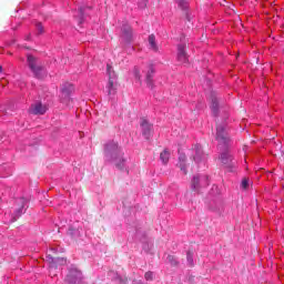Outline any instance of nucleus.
<instances>
[{
  "mask_svg": "<svg viewBox=\"0 0 284 284\" xmlns=\"http://www.w3.org/2000/svg\"><path fill=\"white\" fill-rule=\"evenodd\" d=\"M0 72H3V67H0Z\"/></svg>",
  "mask_w": 284,
  "mask_h": 284,
  "instance_id": "c756f323",
  "label": "nucleus"
},
{
  "mask_svg": "<svg viewBox=\"0 0 284 284\" xmlns=\"http://www.w3.org/2000/svg\"><path fill=\"white\" fill-rule=\"evenodd\" d=\"M211 110L214 114L219 111V99L215 95H211Z\"/></svg>",
  "mask_w": 284,
  "mask_h": 284,
  "instance_id": "dca6fc26",
  "label": "nucleus"
},
{
  "mask_svg": "<svg viewBox=\"0 0 284 284\" xmlns=\"http://www.w3.org/2000/svg\"><path fill=\"white\" fill-rule=\"evenodd\" d=\"M144 278H145V281H154V272L148 271V272L144 274Z\"/></svg>",
  "mask_w": 284,
  "mask_h": 284,
  "instance_id": "5701e85b",
  "label": "nucleus"
},
{
  "mask_svg": "<svg viewBox=\"0 0 284 284\" xmlns=\"http://www.w3.org/2000/svg\"><path fill=\"white\" fill-rule=\"evenodd\" d=\"M241 187H242V190H247V187H250V179L244 178L242 180Z\"/></svg>",
  "mask_w": 284,
  "mask_h": 284,
  "instance_id": "4be33fe9",
  "label": "nucleus"
},
{
  "mask_svg": "<svg viewBox=\"0 0 284 284\" xmlns=\"http://www.w3.org/2000/svg\"><path fill=\"white\" fill-rule=\"evenodd\" d=\"M138 6L139 8H141L142 10L148 8V0H138Z\"/></svg>",
  "mask_w": 284,
  "mask_h": 284,
  "instance_id": "393cba45",
  "label": "nucleus"
},
{
  "mask_svg": "<svg viewBox=\"0 0 284 284\" xmlns=\"http://www.w3.org/2000/svg\"><path fill=\"white\" fill-rule=\"evenodd\" d=\"M27 63L29 70H31L36 79H45L48 77V71H45V67L43 65V62L39 60V58L29 54L27 57Z\"/></svg>",
  "mask_w": 284,
  "mask_h": 284,
  "instance_id": "f03ea898",
  "label": "nucleus"
},
{
  "mask_svg": "<svg viewBox=\"0 0 284 284\" xmlns=\"http://www.w3.org/2000/svg\"><path fill=\"white\" fill-rule=\"evenodd\" d=\"M176 3L182 8V10H185L187 8V0H176Z\"/></svg>",
  "mask_w": 284,
  "mask_h": 284,
  "instance_id": "b1692460",
  "label": "nucleus"
},
{
  "mask_svg": "<svg viewBox=\"0 0 284 284\" xmlns=\"http://www.w3.org/2000/svg\"><path fill=\"white\" fill-rule=\"evenodd\" d=\"M31 114H43L44 112H48V106L42 105L41 102L34 103L30 108Z\"/></svg>",
  "mask_w": 284,
  "mask_h": 284,
  "instance_id": "1a4fd4ad",
  "label": "nucleus"
},
{
  "mask_svg": "<svg viewBox=\"0 0 284 284\" xmlns=\"http://www.w3.org/2000/svg\"><path fill=\"white\" fill-rule=\"evenodd\" d=\"M62 92H63L64 94H70V90H68L67 88H62Z\"/></svg>",
  "mask_w": 284,
  "mask_h": 284,
  "instance_id": "c85d7f7f",
  "label": "nucleus"
},
{
  "mask_svg": "<svg viewBox=\"0 0 284 284\" xmlns=\"http://www.w3.org/2000/svg\"><path fill=\"white\" fill-rule=\"evenodd\" d=\"M178 61H180V63H187V53H185V44H180L178 47Z\"/></svg>",
  "mask_w": 284,
  "mask_h": 284,
  "instance_id": "9b49d317",
  "label": "nucleus"
},
{
  "mask_svg": "<svg viewBox=\"0 0 284 284\" xmlns=\"http://www.w3.org/2000/svg\"><path fill=\"white\" fill-rule=\"evenodd\" d=\"M216 141L222 145H227L230 143V136H227V131L225 130V124H216Z\"/></svg>",
  "mask_w": 284,
  "mask_h": 284,
  "instance_id": "7ed1b4c3",
  "label": "nucleus"
},
{
  "mask_svg": "<svg viewBox=\"0 0 284 284\" xmlns=\"http://www.w3.org/2000/svg\"><path fill=\"white\" fill-rule=\"evenodd\" d=\"M112 69V67L110 64H108V72H109V84H108V93L109 94H114L116 92V90L114 89V81H112V74L110 73V70Z\"/></svg>",
  "mask_w": 284,
  "mask_h": 284,
  "instance_id": "f8f14e48",
  "label": "nucleus"
},
{
  "mask_svg": "<svg viewBox=\"0 0 284 284\" xmlns=\"http://www.w3.org/2000/svg\"><path fill=\"white\" fill-rule=\"evenodd\" d=\"M141 128L143 136H145L146 140H150V136H152V124H149L148 120H142Z\"/></svg>",
  "mask_w": 284,
  "mask_h": 284,
  "instance_id": "9d476101",
  "label": "nucleus"
},
{
  "mask_svg": "<svg viewBox=\"0 0 284 284\" xmlns=\"http://www.w3.org/2000/svg\"><path fill=\"white\" fill-rule=\"evenodd\" d=\"M193 256H194V253H192L191 251H189L186 253V260H187V263H189L190 267H194V258H193Z\"/></svg>",
  "mask_w": 284,
  "mask_h": 284,
  "instance_id": "a211bd4d",
  "label": "nucleus"
},
{
  "mask_svg": "<svg viewBox=\"0 0 284 284\" xmlns=\"http://www.w3.org/2000/svg\"><path fill=\"white\" fill-rule=\"evenodd\" d=\"M104 154L106 161H115L118 170H123V168H125V160L123 159V153L119 149L118 143L109 142L105 144Z\"/></svg>",
  "mask_w": 284,
  "mask_h": 284,
  "instance_id": "f257e3e1",
  "label": "nucleus"
},
{
  "mask_svg": "<svg viewBox=\"0 0 284 284\" xmlns=\"http://www.w3.org/2000/svg\"><path fill=\"white\" fill-rule=\"evenodd\" d=\"M193 190H199V176H194L192 180Z\"/></svg>",
  "mask_w": 284,
  "mask_h": 284,
  "instance_id": "a878e982",
  "label": "nucleus"
},
{
  "mask_svg": "<svg viewBox=\"0 0 284 284\" xmlns=\"http://www.w3.org/2000/svg\"><path fill=\"white\" fill-rule=\"evenodd\" d=\"M69 90H72V85L71 84H69Z\"/></svg>",
  "mask_w": 284,
  "mask_h": 284,
  "instance_id": "7c9ffc66",
  "label": "nucleus"
},
{
  "mask_svg": "<svg viewBox=\"0 0 284 284\" xmlns=\"http://www.w3.org/2000/svg\"><path fill=\"white\" fill-rule=\"evenodd\" d=\"M202 156H203V149L201 148V145H195L194 161H196V163H199L201 161Z\"/></svg>",
  "mask_w": 284,
  "mask_h": 284,
  "instance_id": "f3484780",
  "label": "nucleus"
},
{
  "mask_svg": "<svg viewBox=\"0 0 284 284\" xmlns=\"http://www.w3.org/2000/svg\"><path fill=\"white\" fill-rule=\"evenodd\" d=\"M47 261L50 263L51 270H57L59 265H65V258L63 257H52L51 255H48Z\"/></svg>",
  "mask_w": 284,
  "mask_h": 284,
  "instance_id": "0eeeda50",
  "label": "nucleus"
},
{
  "mask_svg": "<svg viewBox=\"0 0 284 284\" xmlns=\"http://www.w3.org/2000/svg\"><path fill=\"white\" fill-rule=\"evenodd\" d=\"M171 153L168 149H164L163 152L160 153V159L164 165H168V162L170 161Z\"/></svg>",
  "mask_w": 284,
  "mask_h": 284,
  "instance_id": "4468645a",
  "label": "nucleus"
},
{
  "mask_svg": "<svg viewBox=\"0 0 284 284\" xmlns=\"http://www.w3.org/2000/svg\"><path fill=\"white\" fill-rule=\"evenodd\" d=\"M79 12H80V19H79V23H83V8H80L79 9Z\"/></svg>",
  "mask_w": 284,
  "mask_h": 284,
  "instance_id": "bb28decb",
  "label": "nucleus"
},
{
  "mask_svg": "<svg viewBox=\"0 0 284 284\" xmlns=\"http://www.w3.org/2000/svg\"><path fill=\"white\" fill-rule=\"evenodd\" d=\"M20 203H21V207H19L16 212V216L19 217L21 216V214H23V209H24V205H26V200L21 199L20 200Z\"/></svg>",
  "mask_w": 284,
  "mask_h": 284,
  "instance_id": "aec40b11",
  "label": "nucleus"
},
{
  "mask_svg": "<svg viewBox=\"0 0 284 284\" xmlns=\"http://www.w3.org/2000/svg\"><path fill=\"white\" fill-rule=\"evenodd\" d=\"M149 44L153 52H159V45H156V37L154 34L149 36Z\"/></svg>",
  "mask_w": 284,
  "mask_h": 284,
  "instance_id": "ddd939ff",
  "label": "nucleus"
},
{
  "mask_svg": "<svg viewBox=\"0 0 284 284\" xmlns=\"http://www.w3.org/2000/svg\"><path fill=\"white\" fill-rule=\"evenodd\" d=\"M133 74H134L136 81H141V69H139V67H134Z\"/></svg>",
  "mask_w": 284,
  "mask_h": 284,
  "instance_id": "412c9836",
  "label": "nucleus"
},
{
  "mask_svg": "<svg viewBox=\"0 0 284 284\" xmlns=\"http://www.w3.org/2000/svg\"><path fill=\"white\" fill-rule=\"evenodd\" d=\"M37 29H38V31H39L40 34H43V24L38 23V24H37Z\"/></svg>",
  "mask_w": 284,
  "mask_h": 284,
  "instance_id": "cd10ccee",
  "label": "nucleus"
},
{
  "mask_svg": "<svg viewBox=\"0 0 284 284\" xmlns=\"http://www.w3.org/2000/svg\"><path fill=\"white\" fill-rule=\"evenodd\" d=\"M185 154H180L179 156V168L181 170V172H183V174H187V170H185Z\"/></svg>",
  "mask_w": 284,
  "mask_h": 284,
  "instance_id": "2eb2a0df",
  "label": "nucleus"
},
{
  "mask_svg": "<svg viewBox=\"0 0 284 284\" xmlns=\"http://www.w3.org/2000/svg\"><path fill=\"white\" fill-rule=\"evenodd\" d=\"M168 261L171 263L172 267H176L179 265V261L176 260V256L174 255H168Z\"/></svg>",
  "mask_w": 284,
  "mask_h": 284,
  "instance_id": "6ab92c4d",
  "label": "nucleus"
},
{
  "mask_svg": "<svg viewBox=\"0 0 284 284\" xmlns=\"http://www.w3.org/2000/svg\"><path fill=\"white\" fill-rule=\"evenodd\" d=\"M121 39L125 43H130L132 41V27L124 24L122 27Z\"/></svg>",
  "mask_w": 284,
  "mask_h": 284,
  "instance_id": "6e6552de",
  "label": "nucleus"
},
{
  "mask_svg": "<svg viewBox=\"0 0 284 284\" xmlns=\"http://www.w3.org/2000/svg\"><path fill=\"white\" fill-rule=\"evenodd\" d=\"M82 276L83 274L81 273V271L73 268L67 275L65 281L68 284H85L82 280Z\"/></svg>",
  "mask_w": 284,
  "mask_h": 284,
  "instance_id": "20e7f679",
  "label": "nucleus"
},
{
  "mask_svg": "<svg viewBox=\"0 0 284 284\" xmlns=\"http://www.w3.org/2000/svg\"><path fill=\"white\" fill-rule=\"evenodd\" d=\"M220 161L224 165V168H226V170H229L230 172H232V170H234L236 165L229 151L221 153Z\"/></svg>",
  "mask_w": 284,
  "mask_h": 284,
  "instance_id": "39448f33",
  "label": "nucleus"
},
{
  "mask_svg": "<svg viewBox=\"0 0 284 284\" xmlns=\"http://www.w3.org/2000/svg\"><path fill=\"white\" fill-rule=\"evenodd\" d=\"M154 72H156V70L154 69V64L149 63L145 81L148 88H150L151 90H154Z\"/></svg>",
  "mask_w": 284,
  "mask_h": 284,
  "instance_id": "423d86ee",
  "label": "nucleus"
}]
</instances>
